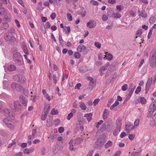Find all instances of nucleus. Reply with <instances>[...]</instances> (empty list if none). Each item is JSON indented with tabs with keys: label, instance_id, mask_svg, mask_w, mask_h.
Returning <instances> with one entry per match:
<instances>
[{
	"label": "nucleus",
	"instance_id": "nucleus-1",
	"mask_svg": "<svg viewBox=\"0 0 156 156\" xmlns=\"http://www.w3.org/2000/svg\"><path fill=\"white\" fill-rule=\"evenodd\" d=\"M13 59L15 62L18 66H21L23 63L22 56L19 52H16L13 54Z\"/></svg>",
	"mask_w": 156,
	"mask_h": 156
},
{
	"label": "nucleus",
	"instance_id": "nucleus-2",
	"mask_svg": "<svg viewBox=\"0 0 156 156\" xmlns=\"http://www.w3.org/2000/svg\"><path fill=\"white\" fill-rule=\"evenodd\" d=\"M11 88L12 90L20 92L22 90V86L15 82H13L11 85Z\"/></svg>",
	"mask_w": 156,
	"mask_h": 156
},
{
	"label": "nucleus",
	"instance_id": "nucleus-3",
	"mask_svg": "<svg viewBox=\"0 0 156 156\" xmlns=\"http://www.w3.org/2000/svg\"><path fill=\"white\" fill-rule=\"evenodd\" d=\"M105 143L104 139L101 138H99L94 144V147L96 148H100Z\"/></svg>",
	"mask_w": 156,
	"mask_h": 156
},
{
	"label": "nucleus",
	"instance_id": "nucleus-4",
	"mask_svg": "<svg viewBox=\"0 0 156 156\" xmlns=\"http://www.w3.org/2000/svg\"><path fill=\"white\" fill-rule=\"evenodd\" d=\"M21 109V105L18 101L14 102V107L12 109L15 112L20 111Z\"/></svg>",
	"mask_w": 156,
	"mask_h": 156
},
{
	"label": "nucleus",
	"instance_id": "nucleus-5",
	"mask_svg": "<svg viewBox=\"0 0 156 156\" xmlns=\"http://www.w3.org/2000/svg\"><path fill=\"white\" fill-rule=\"evenodd\" d=\"M3 121L5 125L11 129L13 127L14 123L11 121L9 120L8 119H4Z\"/></svg>",
	"mask_w": 156,
	"mask_h": 156
},
{
	"label": "nucleus",
	"instance_id": "nucleus-6",
	"mask_svg": "<svg viewBox=\"0 0 156 156\" xmlns=\"http://www.w3.org/2000/svg\"><path fill=\"white\" fill-rule=\"evenodd\" d=\"M4 112L5 113V115L6 116L12 118L14 117L15 116L14 113L12 112H11L9 109H5L4 110Z\"/></svg>",
	"mask_w": 156,
	"mask_h": 156
},
{
	"label": "nucleus",
	"instance_id": "nucleus-7",
	"mask_svg": "<svg viewBox=\"0 0 156 156\" xmlns=\"http://www.w3.org/2000/svg\"><path fill=\"white\" fill-rule=\"evenodd\" d=\"M88 79V80H90V82L88 85V86L92 90L95 85V82L94 81L93 78L91 77H89Z\"/></svg>",
	"mask_w": 156,
	"mask_h": 156
},
{
	"label": "nucleus",
	"instance_id": "nucleus-8",
	"mask_svg": "<svg viewBox=\"0 0 156 156\" xmlns=\"http://www.w3.org/2000/svg\"><path fill=\"white\" fill-rule=\"evenodd\" d=\"M4 39L7 41H10L12 40V38H14L13 37L12 34L6 33L4 36Z\"/></svg>",
	"mask_w": 156,
	"mask_h": 156
},
{
	"label": "nucleus",
	"instance_id": "nucleus-9",
	"mask_svg": "<svg viewBox=\"0 0 156 156\" xmlns=\"http://www.w3.org/2000/svg\"><path fill=\"white\" fill-rule=\"evenodd\" d=\"M19 100L20 102L22 103L23 105H24V106L27 105V101L26 100L25 98L22 95H20L19 97Z\"/></svg>",
	"mask_w": 156,
	"mask_h": 156
},
{
	"label": "nucleus",
	"instance_id": "nucleus-10",
	"mask_svg": "<svg viewBox=\"0 0 156 156\" xmlns=\"http://www.w3.org/2000/svg\"><path fill=\"white\" fill-rule=\"evenodd\" d=\"M96 26V22L94 21H89L87 24V26L89 28H93Z\"/></svg>",
	"mask_w": 156,
	"mask_h": 156
},
{
	"label": "nucleus",
	"instance_id": "nucleus-11",
	"mask_svg": "<svg viewBox=\"0 0 156 156\" xmlns=\"http://www.w3.org/2000/svg\"><path fill=\"white\" fill-rule=\"evenodd\" d=\"M156 109V106L154 102L152 104L150 105L148 109L149 112H152L153 113L155 111Z\"/></svg>",
	"mask_w": 156,
	"mask_h": 156
},
{
	"label": "nucleus",
	"instance_id": "nucleus-12",
	"mask_svg": "<svg viewBox=\"0 0 156 156\" xmlns=\"http://www.w3.org/2000/svg\"><path fill=\"white\" fill-rule=\"evenodd\" d=\"M86 48L83 44H80L78 45L77 48V50L79 52H81L85 51L86 50Z\"/></svg>",
	"mask_w": 156,
	"mask_h": 156
},
{
	"label": "nucleus",
	"instance_id": "nucleus-13",
	"mask_svg": "<svg viewBox=\"0 0 156 156\" xmlns=\"http://www.w3.org/2000/svg\"><path fill=\"white\" fill-rule=\"evenodd\" d=\"M150 66L152 68L156 67V60H154L153 59H150Z\"/></svg>",
	"mask_w": 156,
	"mask_h": 156
},
{
	"label": "nucleus",
	"instance_id": "nucleus-14",
	"mask_svg": "<svg viewBox=\"0 0 156 156\" xmlns=\"http://www.w3.org/2000/svg\"><path fill=\"white\" fill-rule=\"evenodd\" d=\"M16 69V66L12 64L9 65L7 68L8 70L10 71L15 70Z\"/></svg>",
	"mask_w": 156,
	"mask_h": 156
},
{
	"label": "nucleus",
	"instance_id": "nucleus-15",
	"mask_svg": "<svg viewBox=\"0 0 156 156\" xmlns=\"http://www.w3.org/2000/svg\"><path fill=\"white\" fill-rule=\"evenodd\" d=\"M150 58L156 60V51H152L150 55Z\"/></svg>",
	"mask_w": 156,
	"mask_h": 156
},
{
	"label": "nucleus",
	"instance_id": "nucleus-16",
	"mask_svg": "<svg viewBox=\"0 0 156 156\" xmlns=\"http://www.w3.org/2000/svg\"><path fill=\"white\" fill-rule=\"evenodd\" d=\"M92 114L91 113L87 114L85 115L84 117L87 118L88 122H90L92 119Z\"/></svg>",
	"mask_w": 156,
	"mask_h": 156
},
{
	"label": "nucleus",
	"instance_id": "nucleus-17",
	"mask_svg": "<svg viewBox=\"0 0 156 156\" xmlns=\"http://www.w3.org/2000/svg\"><path fill=\"white\" fill-rule=\"evenodd\" d=\"M134 128L133 125L131 123H129L126 125V129L128 130H131Z\"/></svg>",
	"mask_w": 156,
	"mask_h": 156
},
{
	"label": "nucleus",
	"instance_id": "nucleus-18",
	"mask_svg": "<svg viewBox=\"0 0 156 156\" xmlns=\"http://www.w3.org/2000/svg\"><path fill=\"white\" fill-rule=\"evenodd\" d=\"M79 70L81 73H85L88 70V69L86 67L81 66L79 68Z\"/></svg>",
	"mask_w": 156,
	"mask_h": 156
},
{
	"label": "nucleus",
	"instance_id": "nucleus-19",
	"mask_svg": "<svg viewBox=\"0 0 156 156\" xmlns=\"http://www.w3.org/2000/svg\"><path fill=\"white\" fill-rule=\"evenodd\" d=\"M75 144V143L74 142V141L73 140H71L69 142V149L70 150L74 151H75L73 148V144Z\"/></svg>",
	"mask_w": 156,
	"mask_h": 156
},
{
	"label": "nucleus",
	"instance_id": "nucleus-20",
	"mask_svg": "<svg viewBox=\"0 0 156 156\" xmlns=\"http://www.w3.org/2000/svg\"><path fill=\"white\" fill-rule=\"evenodd\" d=\"M109 114V112L107 110L105 109L104 111L103 114V119H106Z\"/></svg>",
	"mask_w": 156,
	"mask_h": 156
},
{
	"label": "nucleus",
	"instance_id": "nucleus-21",
	"mask_svg": "<svg viewBox=\"0 0 156 156\" xmlns=\"http://www.w3.org/2000/svg\"><path fill=\"white\" fill-rule=\"evenodd\" d=\"M152 83V77L149 79L146 84V87H150L151 84Z\"/></svg>",
	"mask_w": 156,
	"mask_h": 156
},
{
	"label": "nucleus",
	"instance_id": "nucleus-22",
	"mask_svg": "<svg viewBox=\"0 0 156 156\" xmlns=\"http://www.w3.org/2000/svg\"><path fill=\"white\" fill-rule=\"evenodd\" d=\"M19 81L20 82L24 81L26 79L24 76L21 74L19 75L18 76Z\"/></svg>",
	"mask_w": 156,
	"mask_h": 156
},
{
	"label": "nucleus",
	"instance_id": "nucleus-23",
	"mask_svg": "<svg viewBox=\"0 0 156 156\" xmlns=\"http://www.w3.org/2000/svg\"><path fill=\"white\" fill-rule=\"evenodd\" d=\"M120 129L121 128H120L119 127H116L113 132V134L114 136H117L118 133L120 131Z\"/></svg>",
	"mask_w": 156,
	"mask_h": 156
},
{
	"label": "nucleus",
	"instance_id": "nucleus-24",
	"mask_svg": "<svg viewBox=\"0 0 156 156\" xmlns=\"http://www.w3.org/2000/svg\"><path fill=\"white\" fill-rule=\"evenodd\" d=\"M156 20V15L151 17L149 20V22L150 23H153Z\"/></svg>",
	"mask_w": 156,
	"mask_h": 156
},
{
	"label": "nucleus",
	"instance_id": "nucleus-25",
	"mask_svg": "<svg viewBox=\"0 0 156 156\" xmlns=\"http://www.w3.org/2000/svg\"><path fill=\"white\" fill-rule=\"evenodd\" d=\"M80 107L82 110H85L86 109V106L84 103L81 102L80 103Z\"/></svg>",
	"mask_w": 156,
	"mask_h": 156
},
{
	"label": "nucleus",
	"instance_id": "nucleus-26",
	"mask_svg": "<svg viewBox=\"0 0 156 156\" xmlns=\"http://www.w3.org/2000/svg\"><path fill=\"white\" fill-rule=\"evenodd\" d=\"M86 11L83 9H81L80 11L79 14L82 17H84L85 16Z\"/></svg>",
	"mask_w": 156,
	"mask_h": 156
},
{
	"label": "nucleus",
	"instance_id": "nucleus-27",
	"mask_svg": "<svg viewBox=\"0 0 156 156\" xmlns=\"http://www.w3.org/2000/svg\"><path fill=\"white\" fill-rule=\"evenodd\" d=\"M119 104V102L118 101H115V103L110 107V109H113L115 107L118 105Z\"/></svg>",
	"mask_w": 156,
	"mask_h": 156
},
{
	"label": "nucleus",
	"instance_id": "nucleus-28",
	"mask_svg": "<svg viewBox=\"0 0 156 156\" xmlns=\"http://www.w3.org/2000/svg\"><path fill=\"white\" fill-rule=\"evenodd\" d=\"M48 115V114L45 113L44 112H42V115L41 117V119L43 121H44L46 120V117Z\"/></svg>",
	"mask_w": 156,
	"mask_h": 156
},
{
	"label": "nucleus",
	"instance_id": "nucleus-29",
	"mask_svg": "<svg viewBox=\"0 0 156 156\" xmlns=\"http://www.w3.org/2000/svg\"><path fill=\"white\" fill-rule=\"evenodd\" d=\"M112 144V142L111 141H108L105 145V148H107L110 147H111Z\"/></svg>",
	"mask_w": 156,
	"mask_h": 156
},
{
	"label": "nucleus",
	"instance_id": "nucleus-30",
	"mask_svg": "<svg viewBox=\"0 0 156 156\" xmlns=\"http://www.w3.org/2000/svg\"><path fill=\"white\" fill-rule=\"evenodd\" d=\"M139 122L140 120L139 119H137L134 122V126H133L134 127H135V128L139 126Z\"/></svg>",
	"mask_w": 156,
	"mask_h": 156
},
{
	"label": "nucleus",
	"instance_id": "nucleus-31",
	"mask_svg": "<svg viewBox=\"0 0 156 156\" xmlns=\"http://www.w3.org/2000/svg\"><path fill=\"white\" fill-rule=\"evenodd\" d=\"M22 90H23V92L25 95L27 97L29 96V95L28 94V91L27 89L26 88L23 89V88Z\"/></svg>",
	"mask_w": 156,
	"mask_h": 156
},
{
	"label": "nucleus",
	"instance_id": "nucleus-32",
	"mask_svg": "<svg viewBox=\"0 0 156 156\" xmlns=\"http://www.w3.org/2000/svg\"><path fill=\"white\" fill-rule=\"evenodd\" d=\"M140 101L142 104H145L146 102V100L144 98L142 97L140 98Z\"/></svg>",
	"mask_w": 156,
	"mask_h": 156
},
{
	"label": "nucleus",
	"instance_id": "nucleus-33",
	"mask_svg": "<svg viewBox=\"0 0 156 156\" xmlns=\"http://www.w3.org/2000/svg\"><path fill=\"white\" fill-rule=\"evenodd\" d=\"M59 41L61 45H63V40L62 39V35L60 33L59 34Z\"/></svg>",
	"mask_w": 156,
	"mask_h": 156
},
{
	"label": "nucleus",
	"instance_id": "nucleus-34",
	"mask_svg": "<svg viewBox=\"0 0 156 156\" xmlns=\"http://www.w3.org/2000/svg\"><path fill=\"white\" fill-rule=\"evenodd\" d=\"M114 17L115 18H119L121 17L120 14L118 12H117L115 13H114Z\"/></svg>",
	"mask_w": 156,
	"mask_h": 156
},
{
	"label": "nucleus",
	"instance_id": "nucleus-35",
	"mask_svg": "<svg viewBox=\"0 0 156 156\" xmlns=\"http://www.w3.org/2000/svg\"><path fill=\"white\" fill-rule=\"evenodd\" d=\"M15 32V30L13 27H11L10 28L9 30V31L7 33L12 34Z\"/></svg>",
	"mask_w": 156,
	"mask_h": 156
},
{
	"label": "nucleus",
	"instance_id": "nucleus-36",
	"mask_svg": "<svg viewBox=\"0 0 156 156\" xmlns=\"http://www.w3.org/2000/svg\"><path fill=\"white\" fill-rule=\"evenodd\" d=\"M58 113V112L57 110H55L54 108H53L51 112V114L52 115H56Z\"/></svg>",
	"mask_w": 156,
	"mask_h": 156
},
{
	"label": "nucleus",
	"instance_id": "nucleus-37",
	"mask_svg": "<svg viewBox=\"0 0 156 156\" xmlns=\"http://www.w3.org/2000/svg\"><path fill=\"white\" fill-rule=\"evenodd\" d=\"M128 88V85L127 84H125L122 87L121 89L123 91H125Z\"/></svg>",
	"mask_w": 156,
	"mask_h": 156
},
{
	"label": "nucleus",
	"instance_id": "nucleus-38",
	"mask_svg": "<svg viewBox=\"0 0 156 156\" xmlns=\"http://www.w3.org/2000/svg\"><path fill=\"white\" fill-rule=\"evenodd\" d=\"M116 125L117 126L116 127H119V128H121V126L122 124V123H121V121H120L119 120H116Z\"/></svg>",
	"mask_w": 156,
	"mask_h": 156
},
{
	"label": "nucleus",
	"instance_id": "nucleus-39",
	"mask_svg": "<svg viewBox=\"0 0 156 156\" xmlns=\"http://www.w3.org/2000/svg\"><path fill=\"white\" fill-rule=\"evenodd\" d=\"M141 87H138L135 90V93L137 94H138L141 91Z\"/></svg>",
	"mask_w": 156,
	"mask_h": 156
},
{
	"label": "nucleus",
	"instance_id": "nucleus-40",
	"mask_svg": "<svg viewBox=\"0 0 156 156\" xmlns=\"http://www.w3.org/2000/svg\"><path fill=\"white\" fill-rule=\"evenodd\" d=\"M142 30L141 29L138 30L137 31V32L136 34V35L137 36L136 37V38L137 37V36L139 37L140 36L142 33Z\"/></svg>",
	"mask_w": 156,
	"mask_h": 156
},
{
	"label": "nucleus",
	"instance_id": "nucleus-41",
	"mask_svg": "<svg viewBox=\"0 0 156 156\" xmlns=\"http://www.w3.org/2000/svg\"><path fill=\"white\" fill-rule=\"evenodd\" d=\"M67 16L68 20L69 21H71L72 20V18L71 14L69 13H68Z\"/></svg>",
	"mask_w": 156,
	"mask_h": 156
},
{
	"label": "nucleus",
	"instance_id": "nucleus-42",
	"mask_svg": "<svg viewBox=\"0 0 156 156\" xmlns=\"http://www.w3.org/2000/svg\"><path fill=\"white\" fill-rule=\"evenodd\" d=\"M75 57L76 58H80V55L78 52H76L74 54Z\"/></svg>",
	"mask_w": 156,
	"mask_h": 156
},
{
	"label": "nucleus",
	"instance_id": "nucleus-43",
	"mask_svg": "<svg viewBox=\"0 0 156 156\" xmlns=\"http://www.w3.org/2000/svg\"><path fill=\"white\" fill-rule=\"evenodd\" d=\"M107 55V54H106ZM107 57H108V61H111V60L113 58V56L112 55H111L110 54H107Z\"/></svg>",
	"mask_w": 156,
	"mask_h": 156
},
{
	"label": "nucleus",
	"instance_id": "nucleus-44",
	"mask_svg": "<svg viewBox=\"0 0 156 156\" xmlns=\"http://www.w3.org/2000/svg\"><path fill=\"white\" fill-rule=\"evenodd\" d=\"M131 156H140V154L138 152H133L132 153Z\"/></svg>",
	"mask_w": 156,
	"mask_h": 156
},
{
	"label": "nucleus",
	"instance_id": "nucleus-45",
	"mask_svg": "<svg viewBox=\"0 0 156 156\" xmlns=\"http://www.w3.org/2000/svg\"><path fill=\"white\" fill-rule=\"evenodd\" d=\"M23 50L24 53L26 54H28V51L27 48L26 46H24L23 48Z\"/></svg>",
	"mask_w": 156,
	"mask_h": 156
},
{
	"label": "nucleus",
	"instance_id": "nucleus-46",
	"mask_svg": "<svg viewBox=\"0 0 156 156\" xmlns=\"http://www.w3.org/2000/svg\"><path fill=\"white\" fill-rule=\"evenodd\" d=\"M103 122V121L102 120H100L99 122L97 123L96 125V128H99V125H101Z\"/></svg>",
	"mask_w": 156,
	"mask_h": 156
},
{
	"label": "nucleus",
	"instance_id": "nucleus-47",
	"mask_svg": "<svg viewBox=\"0 0 156 156\" xmlns=\"http://www.w3.org/2000/svg\"><path fill=\"white\" fill-rule=\"evenodd\" d=\"M73 116V113L72 112H70L68 115L67 119L68 120H69Z\"/></svg>",
	"mask_w": 156,
	"mask_h": 156
},
{
	"label": "nucleus",
	"instance_id": "nucleus-48",
	"mask_svg": "<svg viewBox=\"0 0 156 156\" xmlns=\"http://www.w3.org/2000/svg\"><path fill=\"white\" fill-rule=\"evenodd\" d=\"M5 12V9L4 8H0V15L4 14Z\"/></svg>",
	"mask_w": 156,
	"mask_h": 156
},
{
	"label": "nucleus",
	"instance_id": "nucleus-49",
	"mask_svg": "<svg viewBox=\"0 0 156 156\" xmlns=\"http://www.w3.org/2000/svg\"><path fill=\"white\" fill-rule=\"evenodd\" d=\"M50 16L51 20H54L56 17V14L54 12Z\"/></svg>",
	"mask_w": 156,
	"mask_h": 156
},
{
	"label": "nucleus",
	"instance_id": "nucleus-50",
	"mask_svg": "<svg viewBox=\"0 0 156 156\" xmlns=\"http://www.w3.org/2000/svg\"><path fill=\"white\" fill-rule=\"evenodd\" d=\"M3 27L4 29H6L9 27V25L8 23H5L3 24Z\"/></svg>",
	"mask_w": 156,
	"mask_h": 156
},
{
	"label": "nucleus",
	"instance_id": "nucleus-51",
	"mask_svg": "<svg viewBox=\"0 0 156 156\" xmlns=\"http://www.w3.org/2000/svg\"><path fill=\"white\" fill-rule=\"evenodd\" d=\"M107 69V68L105 66H102L99 69V72L104 71Z\"/></svg>",
	"mask_w": 156,
	"mask_h": 156
},
{
	"label": "nucleus",
	"instance_id": "nucleus-52",
	"mask_svg": "<svg viewBox=\"0 0 156 156\" xmlns=\"http://www.w3.org/2000/svg\"><path fill=\"white\" fill-rule=\"evenodd\" d=\"M121 154V151L120 150L117 151L114 154L113 156H120Z\"/></svg>",
	"mask_w": 156,
	"mask_h": 156
},
{
	"label": "nucleus",
	"instance_id": "nucleus-53",
	"mask_svg": "<svg viewBox=\"0 0 156 156\" xmlns=\"http://www.w3.org/2000/svg\"><path fill=\"white\" fill-rule=\"evenodd\" d=\"M57 76L56 74H54L53 75V79L54 83L56 84L57 83Z\"/></svg>",
	"mask_w": 156,
	"mask_h": 156
},
{
	"label": "nucleus",
	"instance_id": "nucleus-54",
	"mask_svg": "<svg viewBox=\"0 0 156 156\" xmlns=\"http://www.w3.org/2000/svg\"><path fill=\"white\" fill-rule=\"evenodd\" d=\"M156 124V121H154V120H151V122L150 123V125L152 126H154Z\"/></svg>",
	"mask_w": 156,
	"mask_h": 156
},
{
	"label": "nucleus",
	"instance_id": "nucleus-55",
	"mask_svg": "<svg viewBox=\"0 0 156 156\" xmlns=\"http://www.w3.org/2000/svg\"><path fill=\"white\" fill-rule=\"evenodd\" d=\"M64 30L66 31H67L68 33H69L70 30V28L69 27H66V26H65Z\"/></svg>",
	"mask_w": 156,
	"mask_h": 156
},
{
	"label": "nucleus",
	"instance_id": "nucleus-56",
	"mask_svg": "<svg viewBox=\"0 0 156 156\" xmlns=\"http://www.w3.org/2000/svg\"><path fill=\"white\" fill-rule=\"evenodd\" d=\"M99 101L100 99L99 98L96 99L93 102L94 105L95 106L97 104Z\"/></svg>",
	"mask_w": 156,
	"mask_h": 156
},
{
	"label": "nucleus",
	"instance_id": "nucleus-57",
	"mask_svg": "<svg viewBox=\"0 0 156 156\" xmlns=\"http://www.w3.org/2000/svg\"><path fill=\"white\" fill-rule=\"evenodd\" d=\"M58 130L60 133H62L64 131V129L63 127H60L59 128Z\"/></svg>",
	"mask_w": 156,
	"mask_h": 156
},
{
	"label": "nucleus",
	"instance_id": "nucleus-58",
	"mask_svg": "<svg viewBox=\"0 0 156 156\" xmlns=\"http://www.w3.org/2000/svg\"><path fill=\"white\" fill-rule=\"evenodd\" d=\"M45 98L48 100V101H50L52 98H52L48 96V94H47V95H45L44 96Z\"/></svg>",
	"mask_w": 156,
	"mask_h": 156
},
{
	"label": "nucleus",
	"instance_id": "nucleus-59",
	"mask_svg": "<svg viewBox=\"0 0 156 156\" xmlns=\"http://www.w3.org/2000/svg\"><path fill=\"white\" fill-rule=\"evenodd\" d=\"M94 44L95 46L97 47L98 48H100L101 44L100 43L98 42H96Z\"/></svg>",
	"mask_w": 156,
	"mask_h": 156
},
{
	"label": "nucleus",
	"instance_id": "nucleus-60",
	"mask_svg": "<svg viewBox=\"0 0 156 156\" xmlns=\"http://www.w3.org/2000/svg\"><path fill=\"white\" fill-rule=\"evenodd\" d=\"M81 85L80 83H78L75 86V89H78V90L80 89V87L81 86Z\"/></svg>",
	"mask_w": 156,
	"mask_h": 156
},
{
	"label": "nucleus",
	"instance_id": "nucleus-61",
	"mask_svg": "<svg viewBox=\"0 0 156 156\" xmlns=\"http://www.w3.org/2000/svg\"><path fill=\"white\" fill-rule=\"evenodd\" d=\"M57 136L58 135L57 134H53L50 136V137L52 139H54L56 138Z\"/></svg>",
	"mask_w": 156,
	"mask_h": 156
},
{
	"label": "nucleus",
	"instance_id": "nucleus-62",
	"mask_svg": "<svg viewBox=\"0 0 156 156\" xmlns=\"http://www.w3.org/2000/svg\"><path fill=\"white\" fill-rule=\"evenodd\" d=\"M126 135V133L124 132L122 133L120 135V137L121 138H123Z\"/></svg>",
	"mask_w": 156,
	"mask_h": 156
},
{
	"label": "nucleus",
	"instance_id": "nucleus-63",
	"mask_svg": "<svg viewBox=\"0 0 156 156\" xmlns=\"http://www.w3.org/2000/svg\"><path fill=\"white\" fill-rule=\"evenodd\" d=\"M15 22L17 26V27H18V28H19L20 27V23H19V22L18 21V20H15Z\"/></svg>",
	"mask_w": 156,
	"mask_h": 156
},
{
	"label": "nucleus",
	"instance_id": "nucleus-64",
	"mask_svg": "<svg viewBox=\"0 0 156 156\" xmlns=\"http://www.w3.org/2000/svg\"><path fill=\"white\" fill-rule=\"evenodd\" d=\"M53 1L54 4L57 5H60V3L57 0H54Z\"/></svg>",
	"mask_w": 156,
	"mask_h": 156
}]
</instances>
